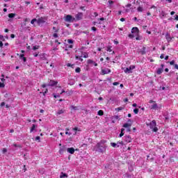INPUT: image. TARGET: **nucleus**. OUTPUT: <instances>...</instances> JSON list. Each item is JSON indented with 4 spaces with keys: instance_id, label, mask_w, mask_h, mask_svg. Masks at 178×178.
<instances>
[{
    "instance_id": "nucleus-38",
    "label": "nucleus",
    "mask_w": 178,
    "mask_h": 178,
    "mask_svg": "<svg viewBox=\"0 0 178 178\" xmlns=\"http://www.w3.org/2000/svg\"><path fill=\"white\" fill-rule=\"evenodd\" d=\"M88 63L90 65L91 63H94V60H91V59H89L88 60Z\"/></svg>"
},
{
    "instance_id": "nucleus-28",
    "label": "nucleus",
    "mask_w": 178,
    "mask_h": 178,
    "mask_svg": "<svg viewBox=\"0 0 178 178\" xmlns=\"http://www.w3.org/2000/svg\"><path fill=\"white\" fill-rule=\"evenodd\" d=\"M137 10H138V12H143V10H144V9L143 8V7L139 6V7L137 8Z\"/></svg>"
},
{
    "instance_id": "nucleus-2",
    "label": "nucleus",
    "mask_w": 178,
    "mask_h": 178,
    "mask_svg": "<svg viewBox=\"0 0 178 178\" xmlns=\"http://www.w3.org/2000/svg\"><path fill=\"white\" fill-rule=\"evenodd\" d=\"M147 126H149V129H151L152 131H154L155 133L158 131V127H156V121L152 120L149 124H147Z\"/></svg>"
},
{
    "instance_id": "nucleus-12",
    "label": "nucleus",
    "mask_w": 178,
    "mask_h": 178,
    "mask_svg": "<svg viewBox=\"0 0 178 178\" xmlns=\"http://www.w3.org/2000/svg\"><path fill=\"white\" fill-rule=\"evenodd\" d=\"M111 73V70L108 68H106L104 70H102V74H108Z\"/></svg>"
},
{
    "instance_id": "nucleus-60",
    "label": "nucleus",
    "mask_w": 178,
    "mask_h": 178,
    "mask_svg": "<svg viewBox=\"0 0 178 178\" xmlns=\"http://www.w3.org/2000/svg\"><path fill=\"white\" fill-rule=\"evenodd\" d=\"M54 98H58V97H59L60 96H59V95H56L54 94Z\"/></svg>"
},
{
    "instance_id": "nucleus-27",
    "label": "nucleus",
    "mask_w": 178,
    "mask_h": 178,
    "mask_svg": "<svg viewBox=\"0 0 178 178\" xmlns=\"http://www.w3.org/2000/svg\"><path fill=\"white\" fill-rule=\"evenodd\" d=\"M140 52L142 54V55H144V54H145V47H143L142 49L140 50Z\"/></svg>"
},
{
    "instance_id": "nucleus-7",
    "label": "nucleus",
    "mask_w": 178,
    "mask_h": 178,
    "mask_svg": "<svg viewBox=\"0 0 178 178\" xmlns=\"http://www.w3.org/2000/svg\"><path fill=\"white\" fill-rule=\"evenodd\" d=\"M149 104H153V105L151 106L150 109H154L155 111L158 109V104L156 102H155V101L149 100Z\"/></svg>"
},
{
    "instance_id": "nucleus-33",
    "label": "nucleus",
    "mask_w": 178,
    "mask_h": 178,
    "mask_svg": "<svg viewBox=\"0 0 178 178\" xmlns=\"http://www.w3.org/2000/svg\"><path fill=\"white\" fill-rule=\"evenodd\" d=\"M65 111H63V110H59L58 112H57V114L58 115H62V113H64Z\"/></svg>"
},
{
    "instance_id": "nucleus-32",
    "label": "nucleus",
    "mask_w": 178,
    "mask_h": 178,
    "mask_svg": "<svg viewBox=\"0 0 178 178\" xmlns=\"http://www.w3.org/2000/svg\"><path fill=\"white\" fill-rule=\"evenodd\" d=\"M65 134H67L68 136H72V133L69 132V129H66Z\"/></svg>"
},
{
    "instance_id": "nucleus-53",
    "label": "nucleus",
    "mask_w": 178,
    "mask_h": 178,
    "mask_svg": "<svg viewBox=\"0 0 178 178\" xmlns=\"http://www.w3.org/2000/svg\"><path fill=\"white\" fill-rule=\"evenodd\" d=\"M92 31H97V28H95V26H92Z\"/></svg>"
},
{
    "instance_id": "nucleus-4",
    "label": "nucleus",
    "mask_w": 178,
    "mask_h": 178,
    "mask_svg": "<svg viewBox=\"0 0 178 178\" xmlns=\"http://www.w3.org/2000/svg\"><path fill=\"white\" fill-rule=\"evenodd\" d=\"M134 69H136L135 65H130L129 67L124 68L123 70L127 74H130L133 73V70H134Z\"/></svg>"
},
{
    "instance_id": "nucleus-22",
    "label": "nucleus",
    "mask_w": 178,
    "mask_h": 178,
    "mask_svg": "<svg viewBox=\"0 0 178 178\" xmlns=\"http://www.w3.org/2000/svg\"><path fill=\"white\" fill-rule=\"evenodd\" d=\"M81 56H82L83 58H88V54H87L86 52L82 53Z\"/></svg>"
},
{
    "instance_id": "nucleus-64",
    "label": "nucleus",
    "mask_w": 178,
    "mask_h": 178,
    "mask_svg": "<svg viewBox=\"0 0 178 178\" xmlns=\"http://www.w3.org/2000/svg\"><path fill=\"white\" fill-rule=\"evenodd\" d=\"M175 20H178V15H175Z\"/></svg>"
},
{
    "instance_id": "nucleus-5",
    "label": "nucleus",
    "mask_w": 178,
    "mask_h": 178,
    "mask_svg": "<svg viewBox=\"0 0 178 178\" xmlns=\"http://www.w3.org/2000/svg\"><path fill=\"white\" fill-rule=\"evenodd\" d=\"M76 21V18L73 17V16L70 15H67L65 17V22H67L68 23H74Z\"/></svg>"
},
{
    "instance_id": "nucleus-51",
    "label": "nucleus",
    "mask_w": 178,
    "mask_h": 178,
    "mask_svg": "<svg viewBox=\"0 0 178 178\" xmlns=\"http://www.w3.org/2000/svg\"><path fill=\"white\" fill-rule=\"evenodd\" d=\"M113 86H119V82H114Z\"/></svg>"
},
{
    "instance_id": "nucleus-40",
    "label": "nucleus",
    "mask_w": 178,
    "mask_h": 178,
    "mask_svg": "<svg viewBox=\"0 0 178 178\" xmlns=\"http://www.w3.org/2000/svg\"><path fill=\"white\" fill-rule=\"evenodd\" d=\"M2 152H3V154H6V152H8V149H6V148H3L2 149Z\"/></svg>"
},
{
    "instance_id": "nucleus-62",
    "label": "nucleus",
    "mask_w": 178,
    "mask_h": 178,
    "mask_svg": "<svg viewBox=\"0 0 178 178\" xmlns=\"http://www.w3.org/2000/svg\"><path fill=\"white\" fill-rule=\"evenodd\" d=\"M10 38H15V34H11V35H10Z\"/></svg>"
},
{
    "instance_id": "nucleus-25",
    "label": "nucleus",
    "mask_w": 178,
    "mask_h": 178,
    "mask_svg": "<svg viewBox=\"0 0 178 178\" xmlns=\"http://www.w3.org/2000/svg\"><path fill=\"white\" fill-rule=\"evenodd\" d=\"M15 16H16V14H15V13H10L8 15V17H10V19L15 17Z\"/></svg>"
},
{
    "instance_id": "nucleus-29",
    "label": "nucleus",
    "mask_w": 178,
    "mask_h": 178,
    "mask_svg": "<svg viewBox=\"0 0 178 178\" xmlns=\"http://www.w3.org/2000/svg\"><path fill=\"white\" fill-rule=\"evenodd\" d=\"M75 72L76 73H80V72H81V69H80V67H76L75 69Z\"/></svg>"
},
{
    "instance_id": "nucleus-34",
    "label": "nucleus",
    "mask_w": 178,
    "mask_h": 178,
    "mask_svg": "<svg viewBox=\"0 0 178 178\" xmlns=\"http://www.w3.org/2000/svg\"><path fill=\"white\" fill-rule=\"evenodd\" d=\"M1 77L2 78L1 79V80L2 83H5V79H5V75L2 74Z\"/></svg>"
},
{
    "instance_id": "nucleus-42",
    "label": "nucleus",
    "mask_w": 178,
    "mask_h": 178,
    "mask_svg": "<svg viewBox=\"0 0 178 178\" xmlns=\"http://www.w3.org/2000/svg\"><path fill=\"white\" fill-rule=\"evenodd\" d=\"M67 67H73L74 66V65H72L70 63H67Z\"/></svg>"
},
{
    "instance_id": "nucleus-44",
    "label": "nucleus",
    "mask_w": 178,
    "mask_h": 178,
    "mask_svg": "<svg viewBox=\"0 0 178 178\" xmlns=\"http://www.w3.org/2000/svg\"><path fill=\"white\" fill-rule=\"evenodd\" d=\"M67 42H68V44H73V40H70V39H68Z\"/></svg>"
},
{
    "instance_id": "nucleus-31",
    "label": "nucleus",
    "mask_w": 178,
    "mask_h": 178,
    "mask_svg": "<svg viewBox=\"0 0 178 178\" xmlns=\"http://www.w3.org/2000/svg\"><path fill=\"white\" fill-rule=\"evenodd\" d=\"M5 88V83L3 82H0V88Z\"/></svg>"
},
{
    "instance_id": "nucleus-26",
    "label": "nucleus",
    "mask_w": 178,
    "mask_h": 178,
    "mask_svg": "<svg viewBox=\"0 0 178 178\" xmlns=\"http://www.w3.org/2000/svg\"><path fill=\"white\" fill-rule=\"evenodd\" d=\"M99 116H102L104 115V111L102 110H99L98 111Z\"/></svg>"
},
{
    "instance_id": "nucleus-58",
    "label": "nucleus",
    "mask_w": 178,
    "mask_h": 178,
    "mask_svg": "<svg viewBox=\"0 0 178 178\" xmlns=\"http://www.w3.org/2000/svg\"><path fill=\"white\" fill-rule=\"evenodd\" d=\"M33 56H35V58H37V56H38V53H34Z\"/></svg>"
},
{
    "instance_id": "nucleus-45",
    "label": "nucleus",
    "mask_w": 178,
    "mask_h": 178,
    "mask_svg": "<svg viewBox=\"0 0 178 178\" xmlns=\"http://www.w3.org/2000/svg\"><path fill=\"white\" fill-rule=\"evenodd\" d=\"M0 41H5V38L0 35Z\"/></svg>"
},
{
    "instance_id": "nucleus-48",
    "label": "nucleus",
    "mask_w": 178,
    "mask_h": 178,
    "mask_svg": "<svg viewBox=\"0 0 178 178\" xmlns=\"http://www.w3.org/2000/svg\"><path fill=\"white\" fill-rule=\"evenodd\" d=\"M40 138H40V136H36V137H35V140H36V141H40Z\"/></svg>"
},
{
    "instance_id": "nucleus-9",
    "label": "nucleus",
    "mask_w": 178,
    "mask_h": 178,
    "mask_svg": "<svg viewBox=\"0 0 178 178\" xmlns=\"http://www.w3.org/2000/svg\"><path fill=\"white\" fill-rule=\"evenodd\" d=\"M161 67L157 69V71H156L157 74H162V73L163 72V67H164L165 65L161 64Z\"/></svg>"
},
{
    "instance_id": "nucleus-18",
    "label": "nucleus",
    "mask_w": 178,
    "mask_h": 178,
    "mask_svg": "<svg viewBox=\"0 0 178 178\" xmlns=\"http://www.w3.org/2000/svg\"><path fill=\"white\" fill-rule=\"evenodd\" d=\"M60 90H62V87L58 86V89L57 90V92H60V95H62V94H63V92H65V90H62L61 92H60Z\"/></svg>"
},
{
    "instance_id": "nucleus-17",
    "label": "nucleus",
    "mask_w": 178,
    "mask_h": 178,
    "mask_svg": "<svg viewBox=\"0 0 178 178\" xmlns=\"http://www.w3.org/2000/svg\"><path fill=\"white\" fill-rule=\"evenodd\" d=\"M117 144H118L117 148H119L120 145H126V143L123 141L118 142Z\"/></svg>"
},
{
    "instance_id": "nucleus-36",
    "label": "nucleus",
    "mask_w": 178,
    "mask_h": 178,
    "mask_svg": "<svg viewBox=\"0 0 178 178\" xmlns=\"http://www.w3.org/2000/svg\"><path fill=\"white\" fill-rule=\"evenodd\" d=\"M73 130H74V131H80V130L79 129L78 127H74V128H73ZM76 131H75V134H76L77 132H76Z\"/></svg>"
},
{
    "instance_id": "nucleus-35",
    "label": "nucleus",
    "mask_w": 178,
    "mask_h": 178,
    "mask_svg": "<svg viewBox=\"0 0 178 178\" xmlns=\"http://www.w3.org/2000/svg\"><path fill=\"white\" fill-rule=\"evenodd\" d=\"M161 16H162V17H165L166 16V13H165V11L161 12Z\"/></svg>"
},
{
    "instance_id": "nucleus-39",
    "label": "nucleus",
    "mask_w": 178,
    "mask_h": 178,
    "mask_svg": "<svg viewBox=\"0 0 178 178\" xmlns=\"http://www.w3.org/2000/svg\"><path fill=\"white\" fill-rule=\"evenodd\" d=\"M135 37H136V40L137 41H140V40H141V38H140V37L138 36V35H135Z\"/></svg>"
},
{
    "instance_id": "nucleus-13",
    "label": "nucleus",
    "mask_w": 178,
    "mask_h": 178,
    "mask_svg": "<svg viewBox=\"0 0 178 178\" xmlns=\"http://www.w3.org/2000/svg\"><path fill=\"white\" fill-rule=\"evenodd\" d=\"M165 38H166V40H167V41H168V42H170V41H172V40L173 38L170 37V35H169L168 33H167V34L165 35Z\"/></svg>"
},
{
    "instance_id": "nucleus-47",
    "label": "nucleus",
    "mask_w": 178,
    "mask_h": 178,
    "mask_svg": "<svg viewBox=\"0 0 178 178\" xmlns=\"http://www.w3.org/2000/svg\"><path fill=\"white\" fill-rule=\"evenodd\" d=\"M108 3H109V5H112V3H115V1H113L112 0H109Z\"/></svg>"
},
{
    "instance_id": "nucleus-55",
    "label": "nucleus",
    "mask_w": 178,
    "mask_h": 178,
    "mask_svg": "<svg viewBox=\"0 0 178 178\" xmlns=\"http://www.w3.org/2000/svg\"><path fill=\"white\" fill-rule=\"evenodd\" d=\"M53 37H54V38H58V33H54Z\"/></svg>"
},
{
    "instance_id": "nucleus-20",
    "label": "nucleus",
    "mask_w": 178,
    "mask_h": 178,
    "mask_svg": "<svg viewBox=\"0 0 178 178\" xmlns=\"http://www.w3.org/2000/svg\"><path fill=\"white\" fill-rule=\"evenodd\" d=\"M37 127V125L35 124H33L31 128V133H33V131H34L35 130V128Z\"/></svg>"
},
{
    "instance_id": "nucleus-49",
    "label": "nucleus",
    "mask_w": 178,
    "mask_h": 178,
    "mask_svg": "<svg viewBox=\"0 0 178 178\" xmlns=\"http://www.w3.org/2000/svg\"><path fill=\"white\" fill-rule=\"evenodd\" d=\"M5 105H6V103L3 102L1 103L0 106H1V108H2L3 106H5Z\"/></svg>"
},
{
    "instance_id": "nucleus-21",
    "label": "nucleus",
    "mask_w": 178,
    "mask_h": 178,
    "mask_svg": "<svg viewBox=\"0 0 178 178\" xmlns=\"http://www.w3.org/2000/svg\"><path fill=\"white\" fill-rule=\"evenodd\" d=\"M106 51H107V52H112V46H108Z\"/></svg>"
},
{
    "instance_id": "nucleus-16",
    "label": "nucleus",
    "mask_w": 178,
    "mask_h": 178,
    "mask_svg": "<svg viewBox=\"0 0 178 178\" xmlns=\"http://www.w3.org/2000/svg\"><path fill=\"white\" fill-rule=\"evenodd\" d=\"M122 127H124L125 129H128L129 127H131V123H125L123 124Z\"/></svg>"
},
{
    "instance_id": "nucleus-1",
    "label": "nucleus",
    "mask_w": 178,
    "mask_h": 178,
    "mask_svg": "<svg viewBox=\"0 0 178 178\" xmlns=\"http://www.w3.org/2000/svg\"><path fill=\"white\" fill-rule=\"evenodd\" d=\"M105 143H106V140H103L97 143L95 148L97 152L102 153L104 151H105V149H106V145H105Z\"/></svg>"
},
{
    "instance_id": "nucleus-37",
    "label": "nucleus",
    "mask_w": 178,
    "mask_h": 178,
    "mask_svg": "<svg viewBox=\"0 0 178 178\" xmlns=\"http://www.w3.org/2000/svg\"><path fill=\"white\" fill-rule=\"evenodd\" d=\"M35 22H37V19H33L31 21V24H34V23H35Z\"/></svg>"
},
{
    "instance_id": "nucleus-43",
    "label": "nucleus",
    "mask_w": 178,
    "mask_h": 178,
    "mask_svg": "<svg viewBox=\"0 0 178 178\" xmlns=\"http://www.w3.org/2000/svg\"><path fill=\"white\" fill-rule=\"evenodd\" d=\"M66 47L72 49L73 48V44H67Z\"/></svg>"
},
{
    "instance_id": "nucleus-24",
    "label": "nucleus",
    "mask_w": 178,
    "mask_h": 178,
    "mask_svg": "<svg viewBox=\"0 0 178 178\" xmlns=\"http://www.w3.org/2000/svg\"><path fill=\"white\" fill-rule=\"evenodd\" d=\"M111 147H113V148L118 147V143H111Z\"/></svg>"
},
{
    "instance_id": "nucleus-54",
    "label": "nucleus",
    "mask_w": 178,
    "mask_h": 178,
    "mask_svg": "<svg viewBox=\"0 0 178 178\" xmlns=\"http://www.w3.org/2000/svg\"><path fill=\"white\" fill-rule=\"evenodd\" d=\"M53 30H54L55 33H58V29H56V27L54 26Z\"/></svg>"
},
{
    "instance_id": "nucleus-19",
    "label": "nucleus",
    "mask_w": 178,
    "mask_h": 178,
    "mask_svg": "<svg viewBox=\"0 0 178 178\" xmlns=\"http://www.w3.org/2000/svg\"><path fill=\"white\" fill-rule=\"evenodd\" d=\"M75 58H76V60H80L81 62H83V58H83V57H82L81 56H77V55H76V56H75Z\"/></svg>"
},
{
    "instance_id": "nucleus-46",
    "label": "nucleus",
    "mask_w": 178,
    "mask_h": 178,
    "mask_svg": "<svg viewBox=\"0 0 178 178\" xmlns=\"http://www.w3.org/2000/svg\"><path fill=\"white\" fill-rule=\"evenodd\" d=\"M113 42L115 45H118V44H119V42L118 41V40H114Z\"/></svg>"
},
{
    "instance_id": "nucleus-56",
    "label": "nucleus",
    "mask_w": 178,
    "mask_h": 178,
    "mask_svg": "<svg viewBox=\"0 0 178 178\" xmlns=\"http://www.w3.org/2000/svg\"><path fill=\"white\" fill-rule=\"evenodd\" d=\"M160 58H161V59H163V58H165V54H162L160 56Z\"/></svg>"
},
{
    "instance_id": "nucleus-8",
    "label": "nucleus",
    "mask_w": 178,
    "mask_h": 178,
    "mask_svg": "<svg viewBox=\"0 0 178 178\" xmlns=\"http://www.w3.org/2000/svg\"><path fill=\"white\" fill-rule=\"evenodd\" d=\"M124 141L125 143V145L129 144V143H131V137H130L129 136H124Z\"/></svg>"
},
{
    "instance_id": "nucleus-14",
    "label": "nucleus",
    "mask_w": 178,
    "mask_h": 178,
    "mask_svg": "<svg viewBox=\"0 0 178 178\" xmlns=\"http://www.w3.org/2000/svg\"><path fill=\"white\" fill-rule=\"evenodd\" d=\"M67 152H69V154H74V148L73 147H69L67 149Z\"/></svg>"
},
{
    "instance_id": "nucleus-61",
    "label": "nucleus",
    "mask_w": 178,
    "mask_h": 178,
    "mask_svg": "<svg viewBox=\"0 0 178 178\" xmlns=\"http://www.w3.org/2000/svg\"><path fill=\"white\" fill-rule=\"evenodd\" d=\"M175 68L177 69V70H178V65L177 64H175Z\"/></svg>"
},
{
    "instance_id": "nucleus-59",
    "label": "nucleus",
    "mask_w": 178,
    "mask_h": 178,
    "mask_svg": "<svg viewBox=\"0 0 178 178\" xmlns=\"http://www.w3.org/2000/svg\"><path fill=\"white\" fill-rule=\"evenodd\" d=\"M47 86H48V85L44 83L42 85V88H45V87H47Z\"/></svg>"
},
{
    "instance_id": "nucleus-23",
    "label": "nucleus",
    "mask_w": 178,
    "mask_h": 178,
    "mask_svg": "<svg viewBox=\"0 0 178 178\" xmlns=\"http://www.w3.org/2000/svg\"><path fill=\"white\" fill-rule=\"evenodd\" d=\"M65 177H67V175L61 172L60 175V178H65Z\"/></svg>"
},
{
    "instance_id": "nucleus-10",
    "label": "nucleus",
    "mask_w": 178,
    "mask_h": 178,
    "mask_svg": "<svg viewBox=\"0 0 178 178\" xmlns=\"http://www.w3.org/2000/svg\"><path fill=\"white\" fill-rule=\"evenodd\" d=\"M76 20H81L83 19V13H79L75 15Z\"/></svg>"
},
{
    "instance_id": "nucleus-63",
    "label": "nucleus",
    "mask_w": 178,
    "mask_h": 178,
    "mask_svg": "<svg viewBox=\"0 0 178 178\" xmlns=\"http://www.w3.org/2000/svg\"><path fill=\"white\" fill-rule=\"evenodd\" d=\"M124 20H125L124 18H121L120 19V22H124Z\"/></svg>"
},
{
    "instance_id": "nucleus-52",
    "label": "nucleus",
    "mask_w": 178,
    "mask_h": 178,
    "mask_svg": "<svg viewBox=\"0 0 178 178\" xmlns=\"http://www.w3.org/2000/svg\"><path fill=\"white\" fill-rule=\"evenodd\" d=\"M123 136H124V132H121L120 134V137H123Z\"/></svg>"
},
{
    "instance_id": "nucleus-50",
    "label": "nucleus",
    "mask_w": 178,
    "mask_h": 178,
    "mask_svg": "<svg viewBox=\"0 0 178 178\" xmlns=\"http://www.w3.org/2000/svg\"><path fill=\"white\" fill-rule=\"evenodd\" d=\"M123 108L122 107H119L118 108H116V111H122Z\"/></svg>"
},
{
    "instance_id": "nucleus-41",
    "label": "nucleus",
    "mask_w": 178,
    "mask_h": 178,
    "mask_svg": "<svg viewBox=\"0 0 178 178\" xmlns=\"http://www.w3.org/2000/svg\"><path fill=\"white\" fill-rule=\"evenodd\" d=\"M134 113L136 115H137V113H138V108H135V109L134 110Z\"/></svg>"
},
{
    "instance_id": "nucleus-57",
    "label": "nucleus",
    "mask_w": 178,
    "mask_h": 178,
    "mask_svg": "<svg viewBox=\"0 0 178 178\" xmlns=\"http://www.w3.org/2000/svg\"><path fill=\"white\" fill-rule=\"evenodd\" d=\"M170 65H175V60H172L170 62Z\"/></svg>"
},
{
    "instance_id": "nucleus-3",
    "label": "nucleus",
    "mask_w": 178,
    "mask_h": 178,
    "mask_svg": "<svg viewBox=\"0 0 178 178\" xmlns=\"http://www.w3.org/2000/svg\"><path fill=\"white\" fill-rule=\"evenodd\" d=\"M132 34L129 35V38H134L135 35H138V33H140V30L137 27H134L131 29Z\"/></svg>"
},
{
    "instance_id": "nucleus-6",
    "label": "nucleus",
    "mask_w": 178,
    "mask_h": 178,
    "mask_svg": "<svg viewBox=\"0 0 178 178\" xmlns=\"http://www.w3.org/2000/svg\"><path fill=\"white\" fill-rule=\"evenodd\" d=\"M37 23L39 26H41V24H44V23H45V22H47V17H40L38 19H36Z\"/></svg>"
},
{
    "instance_id": "nucleus-30",
    "label": "nucleus",
    "mask_w": 178,
    "mask_h": 178,
    "mask_svg": "<svg viewBox=\"0 0 178 178\" xmlns=\"http://www.w3.org/2000/svg\"><path fill=\"white\" fill-rule=\"evenodd\" d=\"M39 48H40L39 45H35V46H33V51H35L36 49H38Z\"/></svg>"
},
{
    "instance_id": "nucleus-11",
    "label": "nucleus",
    "mask_w": 178,
    "mask_h": 178,
    "mask_svg": "<svg viewBox=\"0 0 178 178\" xmlns=\"http://www.w3.org/2000/svg\"><path fill=\"white\" fill-rule=\"evenodd\" d=\"M58 84V81H54V80H50L49 84L47 86L54 87V86H56Z\"/></svg>"
},
{
    "instance_id": "nucleus-15",
    "label": "nucleus",
    "mask_w": 178,
    "mask_h": 178,
    "mask_svg": "<svg viewBox=\"0 0 178 178\" xmlns=\"http://www.w3.org/2000/svg\"><path fill=\"white\" fill-rule=\"evenodd\" d=\"M19 58L23 62H27V58L24 57V54H20Z\"/></svg>"
}]
</instances>
